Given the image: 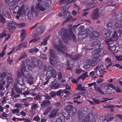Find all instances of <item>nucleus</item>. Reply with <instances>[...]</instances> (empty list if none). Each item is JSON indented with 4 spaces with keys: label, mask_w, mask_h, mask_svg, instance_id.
Instances as JSON below:
<instances>
[{
    "label": "nucleus",
    "mask_w": 122,
    "mask_h": 122,
    "mask_svg": "<svg viewBox=\"0 0 122 122\" xmlns=\"http://www.w3.org/2000/svg\"><path fill=\"white\" fill-rule=\"evenodd\" d=\"M17 4V2L15 1L11 2L9 3L10 8L11 9H13V13L14 14L17 13L19 15L21 14H25V11L23 9L24 5H22L20 8L19 6H16Z\"/></svg>",
    "instance_id": "obj_1"
},
{
    "label": "nucleus",
    "mask_w": 122,
    "mask_h": 122,
    "mask_svg": "<svg viewBox=\"0 0 122 122\" xmlns=\"http://www.w3.org/2000/svg\"><path fill=\"white\" fill-rule=\"evenodd\" d=\"M53 46L57 50L59 54L61 55L65 54L66 56H70L66 47H62L60 45L57 44H54Z\"/></svg>",
    "instance_id": "obj_2"
},
{
    "label": "nucleus",
    "mask_w": 122,
    "mask_h": 122,
    "mask_svg": "<svg viewBox=\"0 0 122 122\" xmlns=\"http://www.w3.org/2000/svg\"><path fill=\"white\" fill-rule=\"evenodd\" d=\"M21 71L22 73L21 77L23 78L24 76L27 78L28 82L30 84H32L33 82V78L30 75L28 74V72L26 70L24 66H22Z\"/></svg>",
    "instance_id": "obj_3"
},
{
    "label": "nucleus",
    "mask_w": 122,
    "mask_h": 122,
    "mask_svg": "<svg viewBox=\"0 0 122 122\" xmlns=\"http://www.w3.org/2000/svg\"><path fill=\"white\" fill-rule=\"evenodd\" d=\"M39 3L37 4L36 6V9L37 11L39 10L41 11H44L45 10V9L42 6L40 5V2L41 4L43 6L47 7L48 5L49 4L47 2L46 0H37Z\"/></svg>",
    "instance_id": "obj_4"
},
{
    "label": "nucleus",
    "mask_w": 122,
    "mask_h": 122,
    "mask_svg": "<svg viewBox=\"0 0 122 122\" xmlns=\"http://www.w3.org/2000/svg\"><path fill=\"white\" fill-rule=\"evenodd\" d=\"M46 76L47 78L49 79L52 76L53 77L55 78L56 76V71L51 66H49L47 69Z\"/></svg>",
    "instance_id": "obj_5"
},
{
    "label": "nucleus",
    "mask_w": 122,
    "mask_h": 122,
    "mask_svg": "<svg viewBox=\"0 0 122 122\" xmlns=\"http://www.w3.org/2000/svg\"><path fill=\"white\" fill-rule=\"evenodd\" d=\"M120 35V32L115 31L114 34L112 35V38H110L106 39V41L107 44H111L113 43V41L117 40V37L119 36Z\"/></svg>",
    "instance_id": "obj_6"
},
{
    "label": "nucleus",
    "mask_w": 122,
    "mask_h": 122,
    "mask_svg": "<svg viewBox=\"0 0 122 122\" xmlns=\"http://www.w3.org/2000/svg\"><path fill=\"white\" fill-rule=\"evenodd\" d=\"M62 39L65 42L66 41L67 39L69 40H71L72 39L74 41H76V37L73 34V33L71 31L64 34L62 37Z\"/></svg>",
    "instance_id": "obj_7"
},
{
    "label": "nucleus",
    "mask_w": 122,
    "mask_h": 122,
    "mask_svg": "<svg viewBox=\"0 0 122 122\" xmlns=\"http://www.w3.org/2000/svg\"><path fill=\"white\" fill-rule=\"evenodd\" d=\"M103 47V45L101 44L98 45L96 49L93 51V54H95V56H99L101 55V51L102 50Z\"/></svg>",
    "instance_id": "obj_8"
},
{
    "label": "nucleus",
    "mask_w": 122,
    "mask_h": 122,
    "mask_svg": "<svg viewBox=\"0 0 122 122\" xmlns=\"http://www.w3.org/2000/svg\"><path fill=\"white\" fill-rule=\"evenodd\" d=\"M54 52L52 50H50V63L52 64H56L57 63L56 56L54 55Z\"/></svg>",
    "instance_id": "obj_9"
},
{
    "label": "nucleus",
    "mask_w": 122,
    "mask_h": 122,
    "mask_svg": "<svg viewBox=\"0 0 122 122\" xmlns=\"http://www.w3.org/2000/svg\"><path fill=\"white\" fill-rule=\"evenodd\" d=\"M67 107V109L66 110H64L63 113V115H62V117H61V118L63 119V117L67 119H68L70 117V115L67 112V110H71L72 109L73 107L72 106L68 105Z\"/></svg>",
    "instance_id": "obj_10"
},
{
    "label": "nucleus",
    "mask_w": 122,
    "mask_h": 122,
    "mask_svg": "<svg viewBox=\"0 0 122 122\" xmlns=\"http://www.w3.org/2000/svg\"><path fill=\"white\" fill-rule=\"evenodd\" d=\"M99 35V33L98 32L94 31L90 34L89 36L91 39H98Z\"/></svg>",
    "instance_id": "obj_11"
},
{
    "label": "nucleus",
    "mask_w": 122,
    "mask_h": 122,
    "mask_svg": "<svg viewBox=\"0 0 122 122\" xmlns=\"http://www.w3.org/2000/svg\"><path fill=\"white\" fill-rule=\"evenodd\" d=\"M98 9L97 8L93 10L92 14L91 16L93 19H97L99 17V15L98 12Z\"/></svg>",
    "instance_id": "obj_12"
},
{
    "label": "nucleus",
    "mask_w": 122,
    "mask_h": 122,
    "mask_svg": "<svg viewBox=\"0 0 122 122\" xmlns=\"http://www.w3.org/2000/svg\"><path fill=\"white\" fill-rule=\"evenodd\" d=\"M0 12L1 15L4 16L6 18L9 19L10 18V17L9 15L8 12L6 11V9L3 7H1L0 8Z\"/></svg>",
    "instance_id": "obj_13"
},
{
    "label": "nucleus",
    "mask_w": 122,
    "mask_h": 122,
    "mask_svg": "<svg viewBox=\"0 0 122 122\" xmlns=\"http://www.w3.org/2000/svg\"><path fill=\"white\" fill-rule=\"evenodd\" d=\"M15 23L12 21L10 22L8 24V26L10 28H7L8 30V31L10 33H12V32L11 30H10V29L14 30L16 28L15 25H16Z\"/></svg>",
    "instance_id": "obj_14"
},
{
    "label": "nucleus",
    "mask_w": 122,
    "mask_h": 122,
    "mask_svg": "<svg viewBox=\"0 0 122 122\" xmlns=\"http://www.w3.org/2000/svg\"><path fill=\"white\" fill-rule=\"evenodd\" d=\"M21 74L18 71L17 73V79L19 83L21 85H23L24 84V81L22 77H20Z\"/></svg>",
    "instance_id": "obj_15"
},
{
    "label": "nucleus",
    "mask_w": 122,
    "mask_h": 122,
    "mask_svg": "<svg viewBox=\"0 0 122 122\" xmlns=\"http://www.w3.org/2000/svg\"><path fill=\"white\" fill-rule=\"evenodd\" d=\"M98 66V71L100 74L101 75H98L100 77L101 76L102 77H103V75L105 73V68L102 65H100L99 66Z\"/></svg>",
    "instance_id": "obj_16"
},
{
    "label": "nucleus",
    "mask_w": 122,
    "mask_h": 122,
    "mask_svg": "<svg viewBox=\"0 0 122 122\" xmlns=\"http://www.w3.org/2000/svg\"><path fill=\"white\" fill-rule=\"evenodd\" d=\"M32 61V66H29L28 67V69L30 70H31L30 69V68L32 67V68H34L35 67H36L38 65V62L37 61L36 59L35 58H33L31 59Z\"/></svg>",
    "instance_id": "obj_17"
},
{
    "label": "nucleus",
    "mask_w": 122,
    "mask_h": 122,
    "mask_svg": "<svg viewBox=\"0 0 122 122\" xmlns=\"http://www.w3.org/2000/svg\"><path fill=\"white\" fill-rule=\"evenodd\" d=\"M93 117L91 114H89L85 118L83 119L82 122H92L91 118H92Z\"/></svg>",
    "instance_id": "obj_18"
},
{
    "label": "nucleus",
    "mask_w": 122,
    "mask_h": 122,
    "mask_svg": "<svg viewBox=\"0 0 122 122\" xmlns=\"http://www.w3.org/2000/svg\"><path fill=\"white\" fill-rule=\"evenodd\" d=\"M67 9L66 7H64L62 9V11L63 12V16L66 19L70 15V13L69 12L66 10Z\"/></svg>",
    "instance_id": "obj_19"
},
{
    "label": "nucleus",
    "mask_w": 122,
    "mask_h": 122,
    "mask_svg": "<svg viewBox=\"0 0 122 122\" xmlns=\"http://www.w3.org/2000/svg\"><path fill=\"white\" fill-rule=\"evenodd\" d=\"M105 91L107 94L111 93L114 92V89L110 88L108 86H105L104 87Z\"/></svg>",
    "instance_id": "obj_20"
},
{
    "label": "nucleus",
    "mask_w": 122,
    "mask_h": 122,
    "mask_svg": "<svg viewBox=\"0 0 122 122\" xmlns=\"http://www.w3.org/2000/svg\"><path fill=\"white\" fill-rule=\"evenodd\" d=\"M45 29V27L44 26H41L37 28L36 32L38 34H41L44 32Z\"/></svg>",
    "instance_id": "obj_21"
},
{
    "label": "nucleus",
    "mask_w": 122,
    "mask_h": 122,
    "mask_svg": "<svg viewBox=\"0 0 122 122\" xmlns=\"http://www.w3.org/2000/svg\"><path fill=\"white\" fill-rule=\"evenodd\" d=\"M33 39L31 40L30 41L29 43L32 42H35L38 41L39 39V36L36 33H34L33 35Z\"/></svg>",
    "instance_id": "obj_22"
},
{
    "label": "nucleus",
    "mask_w": 122,
    "mask_h": 122,
    "mask_svg": "<svg viewBox=\"0 0 122 122\" xmlns=\"http://www.w3.org/2000/svg\"><path fill=\"white\" fill-rule=\"evenodd\" d=\"M34 12V7L32 6L31 7L30 11L28 12L27 15L28 18H30V17H32Z\"/></svg>",
    "instance_id": "obj_23"
},
{
    "label": "nucleus",
    "mask_w": 122,
    "mask_h": 122,
    "mask_svg": "<svg viewBox=\"0 0 122 122\" xmlns=\"http://www.w3.org/2000/svg\"><path fill=\"white\" fill-rule=\"evenodd\" d=\"M92 55L93 56H94V58L92 60V64L93 63L95 64H96L98 63L100 61V59L99 58V56L95 57V54H93L92 53Z\"/></svg>",
    "instance_id": "obj_24"
},
{
    "label": "nucleus",
    "mask_w": 122,
    "mask_h": 122,
    "mask_svg": "<svg viewBox=\"0 0 122 122\" xmlns=\"http://www.w3.org/2000/svg\"><path fill=\"white\" fill-rule=\"evenodd\" d=\"M103 31H105V35L106 37H108L110 36L112 32V31L111 30L104 29Z\"/></svg>",
    "instance_id": "obj_25"
},
{
    "label": "nucleus",
    "mask_w": 122,
    "mask_h": 122,
    "mask_svg": "<svg viewBox=\"0 0 122 122\" xmlns=\"http://www.w3.org/2000/svg\"><path fill=\"white\" fill-rule=\"evenodd\" d=\"M26 36L25 30H23L21 31L20 34V37L21 39L20 41H22L24 40Z\"/></svg>",
    "instance_id": "obj_26"
},
{
    "label": "nucleus",
    "mask_w": 122,
    "mask_h": 122,
    "mask_svg": "<svg viewBox=\"0 0 122 122\" xmlns=\"http://www.w3.org/2000/svg\"><path fill=\"white\" fill-rule=\"evenodd\" d=\"M58 109L54 110L52 111L50 113L49 117L50 118H53L55 117L56 115Z\"/></svg>",
    "instance_id": "obj_27"
},
{
    "label": "nucleus",
    "mask_w": 122,
    "mask_h": 122,
    "mask_svg": "<svg viewBox=\"0 0 122 122\" xmlns=\"http://www.w3.org/2000/svg\"><path fill=\"white\" fill-rule=\"evenodd\" d=\"M94 88L95 89L96 91L104 95V92L102 91L100 87H97V85H95V86L94 87Z\"/></svg>",
    "instance_id": "obj_28"
},
{
    "label": "nucleus",
    "mask_w": 122,
    "mask_h": 122,
    "mask_svg": "<svg viewBox=\"0 0 122 122\" xmlns=\"http://www.w3.org/2000/svg\"><path fill=\"white\" fill-rule=\"evenodd\" d=\"M50 103L49 101L47 100L43 101L42 104H41V106L43 107H45L48 106Z\"/></svg>",
    "instance_id": "obj_29"
},
{
    "label": "nucleus",
    "mask_w": 122,
    "mask_h": 122,
    "mask_svg": "<svg viewBox=\"0 0 122 122\" xmlns=\"http://www.w3.org/2000/svg\"><path fill=\"white\" fill-rule=\"evenodd\" d=\"M86 62L87 63H88V64L87 65L85 64L83 66L84 68L86 69H87L89 68L90 66V65L92 64L91 62V60H87L86 61Z\"/></svg>",
    "instance_id": "obj_30"
},
{
    "label": "nucleus",
    "mask_w": 122,
    "mask_h": 122,
    "mask_svg": "<svg viewBox=\"0 0 122 122\" xmlns=\"http://www.w3.org/2000/svg\"><path fill=\"white\" fill-rule=\"evenodd\" d=\"M98 68V66H97L94 69V71H92L90 72L89 73V75L91 76H92L94 75L95 74H97V70Z\"/></svg>",
    "instance_id": "obj_31"
},
{
    "label": "nucleus",
    "mask_w": 122,
    "mask_h": 122,
    "mask_svg": "<svg viewBox=\"0 0 122 122\" xmlns=\"http://www.w3.org/2000/svg\"><path fill=\"white\" fill-rule=\"evenodd\" d=\"M108 48L109 50L112 51V53L113 54H116L118 52H117L116 51H115L114 52H113V51H114L116 49V47L115 46H108Z\"/></svg>",
    "instance_id": "obj_32"
},
{
    "label": "nucleus",
    "mask_w": 122,
    "mask_h": 122,
    "mask_svg": "<svg viewBox=\"0 0 122 122\" xmlns=\"http://www.w3.org/2000/svg\"><path fill=\"white\" fill-rule=\"evenodd\" d=\"M86 89V88L85 87H82V85L81 84H78L77 85V88L76 89H77L80 90L85 91Z\"/></svg>",
    "instance_id": "obj_33"
},
{
    "label": "nucleus",
    "mask_w": 122,
    "mask_h": 122,
    "mask_svg": "<svg viewBox=\"0 0 122 122\" xmlns=\"http://www.w3.org/2000/svg\"><path fill=\"white\" fill-rule=\"evenodd\" d=\"M11 74L10 73H9L7 75V81L9 83L12 82L13 81L12 78L11 77Z\"/></svg>",
    "instance_id": "obj_34"
},
{
    "label": "nucleus",
    "mask_w": 122,
    "mask_h": 122,
    "mask_svg": "<svg viewBox=\"0 0 122 122\" xmlns=\"http://www.w3.org/2000/svg\"><path fill=\"white\" fill-rule=\"evenodd\" d=\"M50 36H49L44 39L41 42V44L42 45H45L47 43V41L50 38Z\"/></svg>",
    "instance_id": "obj_35"
},
{
    "label": "nucleus",
    "mask_w": 122,
    "mask_h": 122,
    "mask_svg": "<svg viewBox=\"0 0 122 122\" xmlns=\"http://www.w3.org/2000/svg\"><path fill=\"white\" fill-rule=\"evenodd\" d=\"M94 4L91 2H90L87 3L86 5V8L87 10H88L91 8L93 7Z\"/></svg>",
    "instance_id": "obj_36"
},
{
    "label": "nucleus",
    "mask_w": 122,
    "mask_h": 122,
    "mask_svg": "<svg viewBox=\"0 0 122 122\" xmlns=\"http://www.w3.org/2000/svg\"><path fill=\"white\" fill-rule=\"evenodd\" d=\"M87 72H86L84 73L82 75L79 77L78 78V79L82 78L83 80H84V79L87 76Z\"/></svg>",
    "instance_id": "obj_37"
},
{
    "label": "nucleus",
    "mask_w": 122,
    "mask_h": 122,
    "mask_svg": "<svg viewBox=\"0 0 122 122\" xmlns=\"http://www.w3.org/2000/svg\"><path fill=\"white\" fill-rule=\"evenodd\" d=\"M6 75V74L5 72L2 73L1 75L0 74V81L5 78Z\"/></svg>",
    "instance_id": "obj_38"
},
{
    "label": "nucleus",
    "mask_w": 122,
    "mask_h": 122,
    "mask_svg": "<svg viewBox=\"0 0 122 122\" xmlns=\"http://www.w3.org/2000/svg\"><path fill=\"white\" fill-rule=\"evenodd\" d=\"M11 111L12 113L13 114H16V113H19L20 110L19 109H14L12 110Z\"/></svg>",
    "instance_id": "obj_39"
},
{
    "label": "nucleus",
    "mask_w": 122,
    "mask_h": 122,
    "mask_svg": "<svg viewBox=\"0 0 122 122\" xmlns=\"http://www.w3.org/2000/svg\"><path fill=\"white\" fill-rule=\"evenodd\" d=\"M51 107H50L46 109L44 113L43 114L44 115H45L47 114L51 111Z\"/></svg>",
    "instance_id": "obj_40"
},
{
    "label": "nucleus",
    "mask_w": 122,
    "mask_h": 122,
    "mask_svg": "<svg viewBox=\"0 0 122 122\" xmlns=\"http://www.w3.org/2000/svg\"><path fill=\"white\" fill-rule=\"evenodd\" d=\"M116 57V59L117 61H122V56H115Z\"/></svg>",
    "instance_id": "obj_41"
},
{
    "label": "nucleus",
    "mask_w": 122,
    "mask_h": 122,
    "mask_svg": "<svg viewBox=\"0 0 122 122\" xmlns=\"http://www.w3.org/2000/svg\"><path fill=\"white\" fill-rule=\"evenodd\" d=\"M114 89L117 92H120L121 91V88L118 86H116L114 87Z\"/></svg>",
    "instance_id": "obj_42"
},
{
    "label": "nucleus",
    "mask_w": 122,
    "mask_h": 122,
    "mask_svg": "<svg viewBox=\"0 0 122 122\" xmlns=\"http://www.w3.org/2000/svg\"><path fill=\"white\" fill-rule=\"evenodd\" d=\"M21 103H17L15 105V107L17 108H20L22 107Z\"/></svg>",
    "instance_id": "obj_43"
},
{
    "label": "nucleus",
    "mask_w": 122,
    "mask_h": 122,
    "mask_svg": "<svg viewBox=\"0 0 122 122\" xmlns=\"http://www.w3.org/2000/svg\"><path fill=\"white\" fill-rule=\"evenodd\" d=\"M5 18L2 16L0 14V21L2 23H4L5 21Z\"/></svg>",
    "instance_id": "obj_44"
},
{
    "label": "nucleus",
    "mask_w": 122,
    "mask_h": 122,
    "mask_svg": "<svg viewBox=\"0 0 122 122\" xmlns=\"http://www.w3.org/2000/svg\"><path fill=\"white\" fill-rule=\"evenodd\" d=\"M88 35V34L87 33H86L83 34L81 35H80L83 38H86Z\"/></svg>",
    "instance_id": "obj_45"
},
{
    "label": "nucleus",
    "mask_w": 122,
    "mask_h": 122,
    "mask_svg": "<svg viewBox=\"0 0 122 122\" xmlns=\"http://www.w3.org/2000/svg\"><path fill=\"white\" fill-rule=\"evenodd\" d=\"M37 108V105L36 104H33L32 105L31 109H35Z\"/></svg>",
    "instance_id": "obj_46"
},
{
    "label": "nucleus",
    "mask_w": 122,
    "mask_h": 122,
    "mask_svg": "<svg viewBox=\"0 0 122 122\" xmlns=\"http://www.w3.org/2000/svg\"><path fill=\"white\" fill-rule=\"evenodd\" d=\"M40 119L39 116H35L34 117L33 120L36 121L38 122L40 120Z\"/></svg>",
    "instance_id": "obj_47"
},
{
    "label": "nucleus",
    "mask_w": 122,
    "mask_h": 122,
    "mask_svg": "<svg viewBox=\"0 0 122 122\" xmlns=\"http://www.w3.org/2000/svg\"><path fill=\"white\" fill-rule=\"evenodd\" d=\"M105 86H108V87L109 88V87L112 88L113 89L114 88V85L110 83L108 84L107 85Z\"/></svg>",
    "instance_id": "obj_48"
},
{
    "label": "nucleus",
    "mask_w": 122,
    "mask_h": 122,
    "mask_svg": "<svg viewBox=\"0 0 122 122\" xmlns=\"http://www.w3.org/2000/svg\"><path fill=\"white\" fill-rule=\"evenodd\" d=\"M26 43V42H24L21 44H20L21 47H23L24 48L26 47L27 46Z\"/></svg>",
    "instance_id": "obj_49"
},
{
    "label": "nucleus",
    "mask_w": 122,
    "mask_h": 122,
    "mask_svg": "<svg viewBox=\"0 0 122 122\" xmlns=\"http://www.w3.org/2000/svg\"><path fill=\"white\" fill-rule=\"evenodd\" d=\"M51 96L52 97H53L55 96L56 94L55 92H52L50 93Z\"/></svg>",
    "instance_id": "obj_50"
},
{
    "label": "nucleus",
    "mask_w": 122,
    "mask_h": 122,
    "mask_svg": "<svg viewBox=\"0 0 122 122\" xmlns=\"http://www.w3.org/2000/svg\"><path fill=\"white\" fill-rule=\"evenodd\" d=\"M0 36L1 38L3 37L6 36H7V34L5 33H2L0 34Z\"/></svg>",
    "instance_id": "obj_51"
},
{
    "label": "nucleus",
    "mask_w": 122,
    "mask_h": 122,
    "mask_svg": "<svg viewBox=\"0 0 122 122\" xmlns=\"http://www.w3.org/2000/svg\"><path fill=\"white\" fill-rule=\"evenodd\" d=\"M21 94L24 95L25 97L26 95H28L29 94V92L28 91H25L24 92L22 93Z\"/></svg>",
    "instance_id": "obj_52"
},
{
    "label": "nucleus",
    "mask_w": 122,
    "mask_h": 122,
    "mask_svg": "<svg viewBox=\"0 0 122 122\" xmlns=\"http://www.w3.org/2000/svg\"><path fill=\"white\" fill-rule=\"evenodd\" d=\"M93 100L94 102L96 104H98L100 103V101L98 100H96L95 98H93Z\"/></svg>",
    "instance_id": "obj_53"
},
{
    "label": "nucleus",
    "mask_w": 122,
    "mask_h": 122,
    "mask_svg": "<svg viewBox=\"0 0 122 122\" xmlns=\"http://www.w3.org/2000/svg\"><path fill=\"white\" fill-rule=\"evenodd\" d=\"M80 93H78V94H76L74 96V98L75 99H78L80 98L81 96H80Z\"/></svg>",
    "instance_id": "obj_54"
},
{
    "label": "nucleus",
    "mask_w": 122,
    "mask_h": 122,
    "mask_svg": "<svg viewBox=\"0 0 122 122\" xmlns=\"http://www.w3.org/2000/svg\"><path fill=\"white\" fill-rule=\"evenodd\" d=\"M21 47L20 44H19V45L16 46V51H17L19 50H20Z\"/></svg>",
    "instance_id": "obj_55"
},
{
    "label": "nucleus",
    "mask_w": 122,
    "mask_h": 122,
    "mask_svg": "<svg viewBox=\"0 0 122 122\" xmlns=\"http://www.w3.org/2000/svg\"><path fill=\"white\" fill-rule=\"evenodd\" d=\"M95 85H97L95 82H94L92 83H89L88 84V85L89 87H90L92 86H94V87Z\"/></svg>",
    "instance_id": "obj_56"
},
{
    "label": "nucleus",
    "mask_w": 122,
    "mask_h": 122,
    "mask_svg": "<svg viewBox=\"0 0 122 122\" xmlns=\"http://www.w3.org/2000/svg\"><path fill=\"white\" fill-rule=\"evenodd\" d=\"M18 25L20 28H21L24 27L25 25V24L24 23H20L18 24Z\"/></svg>",
    "instance_id": "obj_57"
},
{
    "label": "nucleus",
    "mask_w": 122,
    "mask_h": 122,
    "mask_svg": "<svg viewBox=\"0 0 122 122\" xmlns=\"http://www.w3.org/2000/svg\"><path fill=\"white\" fill-rule=\"evenodd\" d=\"M97 41H94L93 43L92 44L91 46H94L96 45L97 44Z\"/></svg>",
    "instance_id": "obj_58"
},
{
    "label": "nucleus",
    "mask_w": 122,
    "mask_h": 122,
    "mask_svg": "<svg viewBox=\"0 0 122 122\" xmlns=\"http://www.w3.org/2000/svg\"><path fill=\"white\" fill-rule=\"evenodd\" d=\"M57 75L58 79H60L62 77V74L60 72H59L57 73Z\"/></svg>",
    "instance_id": "obj_59"
},
{
    "label": "nucleus",
    "mask_w": 122,
    "mask_h": 122,
    "mask_svg": "<svg viewBox=\"0 0 122 122\" xmlns=\"http://www.w3.org/2000/svg\"><path fill=\"white\" fill-rule=\"evenodd\" d=\"M40 56V57L42 59H45L46 57V56L43 54H41Z\"/></svg>",
    "instance_id": "obj_60"
},
{
    "label": "nucleus",
    "mask_w": 122,
    "mask_h": 122,
    "mask_svg": "<svg viewBox=\"0 0 122 122\" xmlns=\"http://www.w3.org/2000/svg\"><path fill=\"white\" fill-rule=\"evenodd\" d=\"M10 34H8L7 37L5 38L4 41H6L9 39L10 38Z\"/></svg>",
    "instance_id": "obj_61"
},
{
    "label": "nucleus",
    "mask_w": 122,
    "mask_h": 122,
    "mask_svg": "<svg viewBox=\"0 0 122 122\" xmlns=\"http://www.w3.org/2000/svg\"><path fill=\"white\" fill-rule=\"evenodd\" d=\"M81 70L80 69H77L75 70V72L77 74H79L81 73Z\"/></svg>",
    "instance_id": "obj_62"
},
{
    "label": "nucleus",
    "mask_w": 122,
    "mask_h": 122,
    "mask_svg": "<svg viewBox=\"0 0 122 122\" xmlns=\"http://www.w3.org/2000/svg\"><path fill=\"white\" fill-rule=\"evenodd\" d=\"M103 80L102 79H97V82L98 83H100L102 82Z\"/></svg>",
    "instance_id": "obj_63"
},
{
    "label": "nucleus",
    "mask_w": 122,
    "mask_h": 122,
    "mask_svg": "<svg viewBox=\"0 0 122 122\" xmlns=\"http://www.w3.org/2000/svg\"><path fill=\"white\" fill-rule=\"evenodd\" d=\"M63 120L61 118L59 117L57 120V122H63Z\"/></svg>",
    "instance_id": "obj_64"
}]
</instances>
